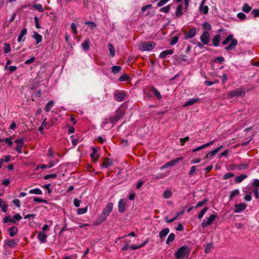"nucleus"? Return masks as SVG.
Instances as JSON below:
<instances>
[{"mask_svg": "<svg viewBox=\"0 0 259 259\" xmlns=\"http://www.w3.org/2000/svg\"><path fill=\"white\" fill-rule=\"evenodd\" d=\"M121 68L119 66H113L111 68V71L113 73L117 74L121 70Z\"/></svg>", "mask_w": 259, "mask_h": 259, "instance_id": "c9c22d12", "label": "nucleus"}, {"mask_svg": "<svg viewBox=\"0 0 259 259\" xmlns=\"http://www.w3.org/2000/svg\"><path fill=\"white\" fill-rule=\"evenodd\" d=\"M208 209L207 207H205L204 208H203L200 212L199 214L198 215V219H200L202 218V217L204 215V214L206 213Z\"/></svg>", "mask_w": 259, "mask_h": 259, "instance_id": "6e6d98bb", "label": "nucleus"}, {"mask_svg": "<svg viewBox=\"0 0 259 259\" xmlns=\"http://www.w3.org/2000/svg\"><path fill=\"white\" fill-rule=\"evenodd\" d=\"M224 61H225V59L223 57L219 56V57H216L214 59V62H219V63L221 64V63H223Z\"/></svg>", "mask_w": 259, "mask_h": 259, "instance_id": "bf43d9fd", "label": "nucleus"}, {"mask_svg": "<svg viewBox=\"0 0 259 259\" xmlns=\"http://www.w3.org/2000/svg\"><path fill=\"white\" fill-rule=\"evenodd\" d=\"M179 39V37L178 36H175L173 37L170 41V44L171 45H174L176 44L178 42Z\"/></svg>", "mask_w": 259, "mask_h": 259, "instance_id": "680f3d73", "label": "nucleus"}, {"mask_svg": "<svg viewBox=\"0 0 259 259\" xmlns=\"http://www.w3.org/2000/svg\"><path fill=\"white\" fill-rule=\"evenodd\" d=\"M239 194V191L238 189H236L232 191L230 194L229 198L232 200L234 197L236 196Z\"/></svg>", "mask_w": 259, "mask_h": 259, "instance_id": "e433bc0d", "label": "nucleus"}, {"mask_svg": "<svg viewBox=\"0 0 259 259\" xmlns=\"http://www.w3.org/2000/svg\"><path fill=\"white\" fill-rule=\"evenodd\" d=\"M87 207L83 208H78L77 209V212L78 214H82L85 213L87 211Z\"/></svg>", "mask_w": 259, "mask_h": 259, "instance_id": "052dcab7", "label": "nucleus"}, {"mask_svg": "<svg viewBox=\"0 0 259 259\" xmlns=\"http://www.w3.org/2000/svg\"><path fill=\"white\" fill-rule=\"evenodd\" d=\"M29 193L30 194H37V195H41L42 193L41 190L38 188L31 189L29 191Z\"/></svg>", "mask_w": 259, "mask_h": 259, "instance_id": "4c0bfd02", "label": "nucleus"}, {"mask_svg": "<svg viewBox=\"0 0 259 259\" xmlns=\"http://www.w3.org/2000/svg\"><path fill=\"white\" fill-rule=\"evenodd\" d=\"M247 164L246 163L240 164L238 165L236 167V168L238 170H240L245 169L247 168Z\"/></svg>", "mask_w": 259, "mask_h": 259, "instance_id": "603ef678", "label": "nucleus"}, {"mask_svg": "<svg viewBox=\"0 0 259 259\" xmlns=\"http://www.w3.org/2000/svg\"><path fill=\"white\" fill-rule=\"evenodd\" d=\"M113 165L112 161L110 160L108 158L106 157L104 161L102 163L101 166L104 168H107L108 167Z\"/></svg>", "mask_w": 259, "mask_h": 259, "instance_id": "a211bd4d", "label": "nucleus"}, {"mask_svg": "<svg viewBox=\"0 0 259 259\" xmlns=\"http://www.w3.org/2000/svg\"><path fill=\"white\" fill-rule=\"evenodd\" d=\"M210 34L207 31H204L200 36V40L203 45H207L210 40Z\"/></svg>", "mask_w": 259, "mask_h": 259, "instance_id": "0eeeda50", "label": "nucleus"}, {"mask_svg": "<svg viewBox=\"0 0 259 259\" xmlns=\"http://www.w3.org/2000/svg\"><path fill=\"white\" fill-rule=\"evenodd\" d=\"M210 225V224H209V223L207 220H203L202 223L201 224V226L203 228H205Z\"/></svg>", "mask_w": 259, "mask_h": 259, "instance_id": "338daca9", "label": "nucleus"}, {"mask_svg": "<svg viewBox=\"0 0 259 259\" xmlns=\"http://www.w3.org/2000/svg\"><path fill=\"white\" fill-rule=\"evenodd\" d=\"M109 51L110 52V56L114 57L115 56L114 48L111 44H108Z\"/></svg>", "mask_w": 259, "mask_h": 259, "instance_id": "ea45409f", "label": "nucleus"}, {"mask_svg": "<svg viewBox=\"0 0 259 259\" xmlns=\"http://www.w3.org/2000/svg\"><path fill=\"white\" fill-rule=\"evenodd\" d=\"M235 207V212H240L246 209V205L244 203H240L238 204H236Z\"/></svg>", "mask_w": 259, "mask_h": 259, "instance_id": "ddd939ff", "label": "nucleus"}, {"mask_svg": "<svg viewBox=\"0 0 259 259\" xmlns=\"http://www.w3.org/2000/svg\"><path fill=\"white\" fill-rule=\"evenodd\" d=\"M191 250L189 247L184 245L177 249L175 253V257L177 259H183L184 257H188L190 253Z\"/></svg>", "mask_w": 259, "mask_h": 259, "instance_id": "f03ea898", "label": "nucleus"}, {"mask_svg": "<svg viewBox=\"0 0 259 259\" xmlns=\"http://www.w3.org/2000/svg\"><path fill=\"white\" fill-rule=\"evenodd\" d=\"M33 201L36 202H42L45 203H47L48 202L47 200L41 199L40 198L35 197L33 198Z\"/></svg>", "mask_w": 259, "mask_h": 259, "instance_id": "e2e57ef3", "label": "nucleus"}, {"mask_svg": "<svg viewBox=\"0 0 259 259\" xmlns=\"http://www.w3.org/2000/svg\"><path fill=\"white\" fill-rule=\"evenodd\" d=\"M203 28L208 31L211 29V26L208 22H205L203 24Z\"/></svg>", "mask_w": 259, "mask_h": 259, "instance_id": "09e8293b", "label": "nucleus"}, {"mask_svg": "<svg viewBox=\"0 0 259 259\" xmlns=\"http://www.w3.org/2000/svg\"><path fill=\"white\" fill-rule=\"evenodd\" d=\"M246 178V175H240L239 176H237L235 178V182L237 183H241Z\"/></svg>", "mask_w": 259, "mask_h": 259, "instance_id": "58836bf2", "label": "nucleus"}, {"mask_svg": "<svg viewBox=\"0 0 259 259\" xmlns=\"http://www.w3.org/2000/svg\"><path fill=\"white\" fill-rule=\"evenodd\" d=\"M213 143V141H211L208 143H207V144H204L203 145H202L201 146H199L198 147H197V148L196 149H194L192 150V152H195L196 151H199L206 147H208L211 145H212V144Z\"/></svg>", "mask_w": 259, "mask_h": 259, "instance_id": "c756f323", "label": "nucleus"}, {"mask_svg": "<svg viewBox=\"0 0 259 259\" xmlns=\"http://www.w3.org/2000/svg\"><path fill=\"white\" fill-rule=\"evenodd\" d=\"M221 36L219 34H216L212 39L213 45L215 47H218L219 45Z\"/></svg>", "mask_w": 259, "mask_h": 259, "instance_id": "cd10ccee", "label": "nucleus"}, {"mask_svg": "<svg viewBox=\"0 0 259 259\" xmlns=\"http://www.w3.org/2000/svg\"><path fill=\"white\" fill-rule=\"evenodd\" d=\"M235 175L233 173H232V172H227L226 174H225L224 176H223V179L224 180H227L229 178H230L231 177H234Z\"/></svg>", "mask_w": 259, "mask_h": 259, "instance_id": "13d9d810", "label": "nucleus"}, {"mask_svg": "<svg viewBox=\"0 0 259 259\" xmlns=\"http://www.w3.org/2000/svg\"><path fill=\"white\" fill-rule=\"evenodd\" d=\"M245 94L244 90L242 89H237L234 91H231L228 93L229 98H233L239 96H243Z\"/></svg>", "mask_w": 259, "mask_h": 259, "instance_id": "423d86ee", "label": "nucleus"}, {"mask_svg": "<svg viewBox=\"0 0 259 259\" xmlns=\"http://www.w3.org/2000/svg\"><path fill=\"white\" fill-rule=\"evenodd\" d=\"M182 9H183V6L182 5H179L177 7V10H176V11L175 13V16L177 17H180L183 15V13L182 11Z\"/></svg>", "mask_w": 259, "mask_h": 259, "instance_id": "393cba45", "label": "nucleus"}, {"mask_svg": "<svg viewBox=\"0 0 259 259\" xmlns=\"http://www.w3.org/2000/svg\"><path fill=\"white\" fill-rule=\"evenodd\" d=\"M54 105V102L53 101H49L45 107V110L46 112H49L51 108Z\"/></svg>", "mask_w": 259, "mask_h": 259, "instance_id": "2f4dec72", "label": "nucleus"}, {"mask_svg": "<svg viewBox=\"0 0 259 259\" xmlns=\"http://www.w3.org/2000/svg\"><path fill=\"white\" fill-rule=\"evenodd\" d=\"M223 147V146H220L219 148L215 149L214 150L211 151V152L208 153L205 156V158H208V156L210 157V158H212L213 157L219 152V150Z\"/></svg>", "mask_w": 259, "mask_h": 259, "instance_id": "2eb2a0df", "label": "nucleus"}, {"mask_svg": "<svg viewBox=\"0 0 259 259\" xmlns=\"http://www.w3.org/2000/svg\"><path fill=\"white\" fill-rule=\"evenodd\" d=\"M3 222L4 223H12L15 224V221L10 215H8L3 219Z\"/></svg>", "mask_w": 259, "mask_h": 259, "instance_id": "4be33fe9", "label": "nucleus"}, {"mask_svg": "<svg viewBox=\"0 0 259 259\" xmlns=\"http://www.w3.org/2000/svg\"><path fill=\"white\" fill-rule=\"evenodd\" d=\"M126 95L124 92H119L114 95V99L117 102H122L125 100Z\"/></svg>", "mask_w": 259, "mask_h": 259, "instance_id": "9d476101", "label": "nucleus"}, {"mask_svg": "<svg viewBox=\"0 0 259 259\" xmlns=\"http://www.w3.org/2000/svg\"><path fill=\"white\" fill-rule=\"evenodd\" d=\"M196 32V29L195 28H193L190 29L188 32L185 33V38L189 39L192 38L195 36Z\"/></svg>", "mask_w": 259, "mask_h": 259, "instance_id": "f8f14e48", "label": "nucleus"}, {"mask_svg": "<svg viewBox=\"0 0 259 259\" xmlns=\"http://www.w3.org/2000/svg\"><path fill=\"white\" fill-rule=\"evenodd\" d=\"M18 228L16 226H13L8 229L11 237H14L18 232Z\"/></svg>", "mask_w": 259, "mask_h": 259, "instance_id": "aec40b11", "label": "nucleus"}, {"mask_svg": "<svg viewBox=\"0 0 259 259\" xmlns=\"http://www.w3.org/2000/svg\"><path fill=\"white\" fill-rule=\"evenodd\" d=\"M169 232V230L168 228H165L160 232L159 236L162 240H163V238L168 234Z\"/></svg>", "mask_w": 259, "mask_h": 259, "instance_id": "bb28decb", "label": "nucleus"}, {"mask_svg": "<svg viewBox=\"0 0 259 259\" xmlns=\"http://www.w3.org/2000/svg\"><path fill=\"white\" fill-rule=\"evenodd\" d=\"M169 0H160L157 4V6L158 7H162L164 5H165L166 3H167Z\"/></svg>", "mask_w": 259, "mask_h": 259, "instance_id": "0e129e2a", "label": "nucleus"}, {"mask_svg": "<svg viewBox=\"0 0 259 259\" xmlns=\"http://www.w3.org/2000/svg\"><path fill=\"white\" fill-rule=\"evenodd\" d=\"M90 156L93 159L94 161L96 162L98 161L100 157V155H96V153H95V152H92Z\"/></svg>", "mask_w": 259, "mask_h": 259, "instance_id": "4d7b16f0", "label": "nucleus"}, {"mask_svg": "<svg viewBox=\"0 0 259 259\" xmlns=\"http://www.w3.org/2000/svg\"><path fill=\"white\" fill-rule=\"evenodd\" d=\"M84 24L89 26L92 29L95 28L97 26L96 23L93 21H86Z\"/></svg>", "mask_w": 259, "mask_h": 259, "instance_id": "8fccbe9b", "label": "nucleus"}, {"mask_svg": "<svg viewBox=\"0 0 259 259\" xmlns=\"http://www.w3.org/2000/svg\"><path fill=\"white\" fill-rule=\"evenodd\" d=\"M57 175L55 174H54L48 175L45 176L44 177V179L45 180H48L51 178L55 179L57 178Z\"/></svg>", "mask_w": 259, "mask_h": 259, "instance_id": "69168bd1", "label": "nucleus"}, {"mask_svg": "<svg viewBox=\"0 0 259 259\" xmlns=\"http://www.w3.org/2000/svg\"><path fill=\"white\" fill-rule=\"evenodd\" d=\"M217 215L215 214H211L209 218H207V221L211 224L212 222L217 218Z\"/></svg>", "mask_w": 259, "mask_h": 259, "instance_id": "de8ad7c7", "label": "nucleus"}, {"mask_svg": "<svg viewBox=\"0 0 259 259\" xmlns=\"http://www.w3.org/2000/svg\"><path fill=\"white\" fill-rule=\"evenodd\" d=\"M251 13L254 17L259 16V9H254L251 11Z\"/></svg>", "mask_w": 259, "mask_h": 259, "instance_id": "774afa93", "label": "nucleus"}, {"mask_svg": "<svg viewBox=\"0 0 259 259\" xmlns=\"http://www.w3.org/2000/svg\"><path fill=\"white\" fill-rule=\"evenodd\" d=\"M204 0L201 2V5L200 6V11L202 12L204 14H206L208 11V7L207 6H204Z\"/></svg>", "mask_w": 259, "mask_h": 259, "instance_id": "5701e85b", "label": "nucleus"}, {"mask_svg": "<svg viewBox=\"0 0 259 259\" xmlns=\"http://www.w3.org/2000/svg\"><path fill=\"white\" fill-rule=\"evenodd\" d=\"M15 143L17 144V145L15 148L16 151L20 154L22 152V147L24 145V139L23 138L16 139L15 141Z\"/></svg>", "mask_w": 259, "mask_h": 259, "instance_id": "6e6552de", "label": "nucleus"}, {"mask_svg": "<svg viewBox=\"0 0 259 259\" xmlns=\"http://www.w3.org/2000/svg\"><path fill=\"white\" fill-rule=\"evenodd\" d=\"M5 244L10 247H14L17 245L16 241L14 239L6 240Z\"/></svg>", "mask_w": 259, "mask_h": 259, "instance_id": "7c9ffc66", "label": "nucleus"}, {"mask_svg": "<svg viewBox=\"0 0 259 259\" xmlns=\"http://www.w3.org/2000/svg\"><path fill=\"white\" fill-rule=\"evenodd\" d=\"M33 7L34 8L37 9V10H38L40 12H44V9L42 8V5H40V4H34L33 6Z\"/></svg>", "mask_w": 259, "mask_h": 259, "instance_id": "3c124183", "label": "nucleus"}, {"mask_svg": "<svg viewBox=\"0 0 259 259\" xmlns=\"http://www.w3.org/2000/svg\"><path fill=\"white\" fill-rule=\"evenodd\" d=\"M32 37L36 40V44H38L42 41V36L36 31L34 32Z\"/></svg>", "mask_w": 259, "mask_h": 259, "instance_id": "412c9836", "label": "nucleus"}, {"mask_svg": "<svg viewBox=\"0 0 259 259\" xmlns=\"http://www.w3.org/2000/svg\"><path fill=\"white\" fill-rule=\"evenodd\" d=\"M90 41L89 39H86L82 44L81 47L84 51H88L90 49Z\"/></svg>", "mask_w": 259, "mask_h": 259, "instance_id": "b1692460", "label": "nucleus"}, {"mask_svg": "<svg viewBox=\"0 0 259 259\" xmlns=\"http://www.w3.org/2000/svg\"><path fill=\"white\" fill-rule=\"evenodd\" d=\"M150 91L151 92L154 94L155 96L157 97L158 99H160L161 98L160 93L156 88L153 87Z\"/></svg>", "mask_w": 259, "mask_h": 259, "instance_id": "f704fd0d", "label": "nucleus"}, {"mask_svg": "<svg viewBox=\"0 0 259 259\" xmlns=\"http://www.w3.org/2000/svg\"><path fill=\"white\" fill-rule=\"evenodd\" d=\"M0 207L2 208V210L5 212H6L8 210L7 204L1 198H0Z\"/></svg>", "mask_w": 259, "mask_h": 259, "instance_id": "72a5a7b5", "label": "nucleus"}, {"mask_svg": "<svg viewBox=\"0 0 259 259\" xmlns=\"http://www.w3.org/2000/svg\"><path fill=\"white\" fill-rule=\"evenodd\" d=\"M213 143V141H211L208 143H207V144H204L203 145H202L201 146H199L198 147H197V148L196 149H194L192 150V152H195L196 151H199L206 147H208L211 145H212V144Z\"/></svg>", "mask_w": 259, "mask_h": 259, "instance_id": "c85d7f7f", "label": "nucleus"}, {"mask_svg": "<svg viewBox=\"0 0 259 259\" xmlns=\"http://www.w3.org/2000/svg\"><path fill=\"white\" fill-rule=\"evenodd\" d=\"M207 201H208V199H206V198L204 199L202 201L198 202L197 203V204L194 206V208H197L198 207L202 206L203 205H204L205 204H206Z\"/></svg>", "mask_w": 259, "mask_h": 259, "instance_id": "a19ab883", "label": "nucleus"}, {"mask_svg": "<svg viewBox=\"0 0 259 259\" xmlns=\"http://www.w3.org/2000/svg\"><path fill=\"white\" fill-rule=\"evenodd\" d=\"M4 45V52L5 53L7 54L11 51L10 45L8 43H5Z\"/></svg>", "mask_w": 259, "mask_h": 259, "instance_id": "864d4df0", "label": "nucleus"}, {"mask_svg": "<svg viewBox=\"0 0 259 259\" xmlns=\"http://www.w3.org/2000/svg\"><path fill=\"white\" fill-rule=\"evenodd\" d=\"M252 8L249 6L247 4H245L243 7H242V11L245 13H248L249 12Z\"/></svg>", "mask_w": 259, "mask_h": 259, "instance_id": "37998d69", "label": "nucleus"}, {"mask_svg": "<svg viewBox=\"0 0 259 259\" xmlns=\"http://www.w3.org/2000/svg\"><path fill=\"white\" fill-rule=\"evenodd\" d=\"M170 8V5H168L166 6V7L160 8L159 10V12H163L165 13H167L169 12Z\"/></svg>", "mask_w": 259, "mask_h": 259, "instance_id": "c03bdc74", "label": "nucleus"}, {"mask_svg": "<svg viewBox=\"0 0 259 259\" xmlns=\"http://www.w3.org/2000/svg\"><path fill=\"white\" fill-rule=\"evenodd\" d=\"M156 44L153 41H143L139 46V49L143 51H150L154 49Z\"/></svg>", "mask_w": 259, "mask_h": 259, "instance_id": "39448f33", "label": "nucleus"}, {"mask_svg": "<svg viewBox=\"0 0 259 259\" xmlns=\"http://www.w3.org/2000/svg\"><path fill=\"white\" fill-rule=\"evenodd\" d=\"M113 204L112 202L108 203L106 207L104 208L99 219L101 222L104 221L110 213L112 211Z\"/></svg>", "mask_w": 259, "mask_h": 259, "instance_id": "20e7f679", "label": "nucleus"}, {"mask_svg": "<svg viewBox=\"0 0 259 259\" xmlns=\"http://www.w3.org/2000/svg\"><path fill=\"white\" fill-rule=\"evenodd\" d=\"M71 28L73 31V33L74 35H76L77 34V25L76 24L72 23L71 25Z\"/></svg>", "mask_w": 259, "mask_h": 259, "instance_id": "5fc2aeb1", "label": "nucleus"}, {"mask_svg": "<svg viewBox=\"0 0 259 259\" xmlns=\"http://www.w3.org/2000/svg\"><path fill=\"white\" fill-rule=\"evenodd\" d=\"M173 57L177 64H180L182 62H187L188 61V57L184 55H181L180 56L175 55Z\"/></svg>", "mask_w": 259, "mask_h": 259, "instance_id": "9b49d317", "label": "nucleus"}, {"mask_svg": "<svg viewBox=\"0 0 259 259\" xmlns=\"http://www.w3.org/2000/svg\"><path fill=\"white\" fill-rule=\"evenodd\" d=\"M175 234L174 233H170L167 238V240H166V243L167 244H168L170 242H171L174 241V239H175Z\"/></svg>", "mask_w": 259, "mask_h": 259, "instance_id": "79ce46f5", "label": "nucleus"}, {"mask_svg": "<svg viewBox=\"0 0 259 259\" xmlns=\"http://www.w3.org/2000/svg\"><path fill=\"white\" fill-rule=\"evenodd\" d=\"M27 33V29L26 28L23 29L21 30L20 33L18 37V42L21 41V40L22 39V38L23 37V36H24L25 35H26Z\"/></svg>", "mask_w": 259, "mask_h": 259, "instance_id": "473e14b6", "label": "nucleus"}, {"mask_svg": "<svg viewBox=\"0 0 259 259\" xmlns=\"http://www.w3.org/2000/svg\"><path fill=\"white\" fill-rule=\"evenodd\" d=\"M174 54V51L172 50H167L162 51L159 55V57L161 59L165 58L167 55H171Z\"/></svg>", "mask_w": 259, "mask_h": 259, "instance_id": "f3484780", "label": "nucleus"}, {"mask_svg": "<svg viewBox=\"0 0 259 259\" xmlns=\"http://www.w3.org/2000/svg\"><path fill=\"white\" fill-rule=\"evenodd\" d=\"M199 98H192L186 102L183 105V107H186L194 104L199 101Z\"/></svg>", "mask_w": 259, "mask_h": 259, "instance_id": "a878e982", "label": "nucleus"}, {"mask_svg": "<svg viewBox=\"0 0 259 259\" xmlns=\"http://www.w3.org/2000/svg\"><path fill=\"white\" fill-rule=\"evenodd\" d=\"M125 115V111L122 109L121 107L119 108L116 111L115 116L118 118L119 120L122 117H123Z\"/></svg>", "mask_w": 259, "mask_h": 259, "instance_id": "6ab92c4d", "label": "nucleus"}, {"mask_svg": "<svg viewBox=\"0 0 259 259\" xmlns=\"http://www.w3.org/2000/svg\"><path fill=\"white\" fill-rule=\"evenodd\" d=\"M183 159V157H179L175 159L172 160L166 163V166H167V167H170V166H173L176 163H177L179 161L182 160Z\"/></svg>", "mask_w": 259, "mask_h": 259, "instance_id": "dca6fc26", "label": "nucleus"}, {"mask_svg": "<svg viewBox=\"0 0 259 259\" xmlns=\"http://www.w3.org/2000/svg\"><path fill=\"white\" fill-rule=\"evenodd\" d=\"M234 36L233 34H229L223 41L222 44L223 45H227L230 41L231 43L227 47L225 48V49L227 51H230L234 50L237 45L238 41L236 39L233 38Z\"/></svg>", "mask_w": 259, "mask_h": 259, "instance_id": "f257e3e1", "label": "nucleus"}, {"mask_svg": "<svg viewBox=\"0 0 259 259\" xmlns=\"http://www.w3.org/2000/svg\"><path fill=\"white\" fill-rule=\"evenodd\" d=\"M198 166H192L189 172V175L190 176H194L196 174V168Z\"/></svg>", "mask_w": 259, "mask_h": 259, "instance_id": "a18cd8bd", "label": "nucleus"}, {"mask_svg": "<svg viewBox=\"0 0 259 259\" xmlns=\"http://www.w3.org/2000/svg\"><path fill=\"white\" fill-rule=\"evenodd\" d=\"M119 120L118 118L115 115L109 118H106L102 123V127L104 128H111Z\"/></svg>", "mask_w": 259, "mask_h": 259, "instance_id": "7ed1b4c3", "label": "nucleus"}, {"mask_svg": "<svg viewBox=\"0 0 259 259\" xmlns=\"http://www.w3.org/2000/svg\"><path fill=\"white\" fill-rule=\"evenodd\" d=\"M172 195V192L169 190H166L164 191L163 194V197L164 198H169Z\"/></svg>", "mask_w": 259, "mask_h": 259, "instance_id": "49530a36", "label": "nucleus"}, {"mask_svg": "<svg viewBox=\"0 0 259 259\" xmlns=\"http://www.w3.org/2000/svg\"><path fill=\"white\" fill-rule=\"evenodd\" d=\"M48 235L42 232H39L37 235V238L41 243H46Z\"/></svg>", "mask_w": 259, "mask_h": 259, "instance_id": "4468645a", "label": "nucleus"}, {"mask_svg": "<svg viewBox=\"0 0 259 259\" xmlns=\"http://www.w3.org/2000/svg\"><path fill=\"white\" fill-rule=\"evenodd\" d=\"M126 208V200L124 199H120L118 203V211L123 213L125 212Z\"/></svg>", "mask_w": 259, "mask_h": 259, "instance_id": "1a4fd4ad", "label": "nucleus"}]
</instances>
